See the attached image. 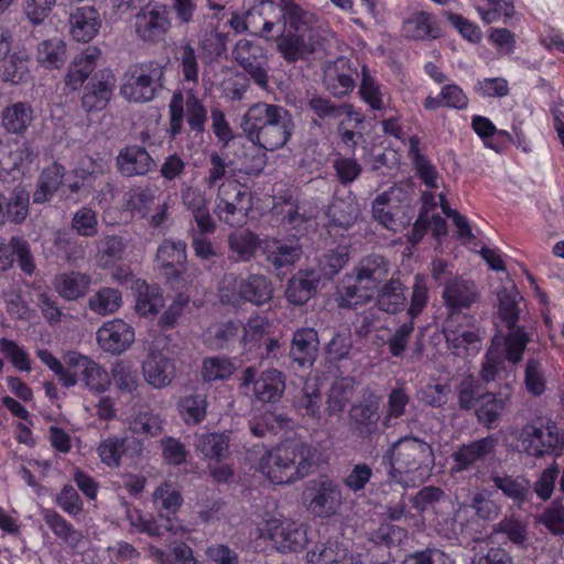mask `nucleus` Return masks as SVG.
I'll list each match as a JSON object with an SVG mask.
<instances>
[{
    "instance_id": "13d9d810",
    "label": "nucleus",
    "mask_w": 564,
    "mask_h": 564,
    "mask_svg": "<svg viewBox=\"0 0 564 564\" xmlns=\"http://www.w3.org/2000/svg\"><path fill=\"white\" fill-rule=\"evenodd\" d=\"M54 247L58 256L68 263H76L86 256V248L82 241L58 232L54 238Z\"/></svg>"
},
{
    "instance_id": "c03bdc74",
    "label": "nucleus",
    "mask_w": 564,
    "mask_h": 564,
    "mask_svg": "<svg viewBox=\"0 0 564 564\" xmlns=\"http://www.w3.org/2000/svg\"><path fill=\"white\" fill-rule=\"evenodd\" d=\"M420 141L416 137L410 139L409 155L414 164L416 174L429 188L438 187V172L436 167L419 150Z\"/></svg>"
},
{
    "instance_id": "1a4fd4ad",
    "label": "nucleus",
    "mask_w": 564,
    "mask_h": 564,
    "mask_svg": "<svg viewBox=\"0 0 564 564\" xmlns=\"http://www.w3.org/2000/svg\"><path fill=\"white\" fill-rule=\"evenodd\" d=\"M324 48L321 33L281 34L276 40V51L286 64L307 61Z\"/></svg>"
},
{
    "instance_id": "bb28decb",
    "label": "nucleus",
    "mask_w": 564,
    "mask_h": 564,
    "mask_svg": "<svg viewBox=\"0 0 564 564\" xmlns=\"http://www.w3.org/2000/svg\"><path fill=\"white\" fill-rule=\"evenodd\" d=\"M65 177V167L54 162L42 170L33 192V203L44 204L52 199L54 194L62 186Z\"/></svg>"
},
{
    "instance_id": "f704fd0d",
    "label": "nucleus",
    "mask_w": 564,
    "mask_h": 564,
    "mask_svg": "<svg viewBox=\"0 0 564 564\" xmlns=\"http://www.w3.org/2000/svg\"><path fill=\"white\" fill-rule=\"evenodd\" d=\"M113 77L102 75L101 79L91 83L83 96L82 105L87 111H99L106 108L112 95Z\"/></svg>"
},
{
    "instance_id": "c85d7f7f",
    "label": "nucleus",
    "mask_w": 564,
    "mask_h": 564,
    "mask_svg": "<svg viewBox=\"0 0 564 564\" xmlns=\"http://www.w3.org/2000/svg\"><path fill=\"white\" fill-rule=\"evenodd\" d=\"M285 23L283 34L321 33L315 26L314 14L303 10L294 2H286L282 9Z\"/></svg>"
},
{
    "instance_id": "b1692460",
    "label": "nucleus",
    "mask_w": 564,
    "mask_h": 564,
    "mask_svg": "<svg viewBox=\"0 0 564 564\" xmlns=\"http://www.w3.org/2000/svg\"><path fill=\"white\" fill-rule=\"evenodd\" d=\"M269 324L265 318L261 316L250 317L243 326V336L241 338L243 346L247 350L265 349L271 352L280 348L279 340L265 337Z\"/></svg>"
},
{
    "instance_id": "dca6fc26",
    "label": "nucleus",
    "mask_w": 564,
    "mask_h": 564,
    "mask_svg": "<svg viewBox=\"0 0 564 564\" xmlns=\"http://www.w3.org/2000/svg\"><path fill=\"white\" fill-rule=\"evenodd\" d=\"M442 297L451 315L469 308L479 299V290L471 280L454 278L446 282Z\"/></svg>"
},
{
    "instance_id": "7ed1b4c3",
    "label": "nucleus",
    "mask_w": 564,
    "mask_h": 564,
    "mask_svg": "<svg viewBox=\"0 0 564 564\" xmlns=\"http://www.w3.org/2000/svg\"><path fill=\"white\" fill-rule=\"evenodd\" d=\"M313 458L312 446L289 442L265 453L260 458L259 470L273 484H291L310 474Z\"/></svg>"
},
{
    "instance_id": "7c9ffc66",
    "label": "nucleus",
    "mask_w": 564,
    "mask_h": 564,
    "mask_svg": "<svg viewBox=\"0 0 564 564\" xmlns=\"http://www.w3.org/2000/svg\"><path fill=\"white\" fill-rule=\"evenodd\" d=\"M239 296L247 302L262 305L272 299L271 281L262 274H250L239 284Z\"/></svg>"
},
{
    "instance_id": "aec40b11",
    "label": "nucleus",
    "mask_w": 564,
    "mask_h": 564,
    "mask_svg": "<svg viewBox=\"0 0 564 564\" xmlns=\"http://www.w3.org/2000/svg\"><path fill=\"white\" fill-rule=\"evenodd\" d=\"M373 293L354 274L346 273L336 285L335 301L340 308H356L369 303Z\"/></svg>"
},
{
    "instance_id": "2f4dec72",
    "label": "nucleus",
    "mask_w": 564,
    "mask_h": 564,
    "mask_svg": "<svg viewBox=\"0 0 564 564\" xmlns=\"http://www.w3.org/2000/svg\"><path fill=\"white\" fill-rule=\"evenodd\" d=\"M259 237L249 230L235 231L228 237L229 258L235 262H249L256 257Z\"/></svg>"
},
{
    "instance_id": "f257e3e1",
    "label": "nucleus",
    "mask_w": 564,
    "mask_h": 564,
    "mask_svg": "<svg viewBox=\"0 0 564 564\" xmlns=\"http://www.w3.org/2000/svg\"><path fill=\"white\" fill-rule=\"evenodd\" d=\"M240 128L252 144L265 151H274L289 142L294 120L284 107L258 101L242 115Z\"/></svg>"
},
{
    "instance_id": "a18cd8bd",
    "label": "nucleus",
    "mask_w": 564,
    "mask_h": 564,
    "mask_svg": "<svg viewBox=\"0 0 564 564\" xmlns=\"http://www.w3.org/2000/svg\"><path fill=\"white\" fill-rule=\"evenodd\" d=\"M498 311L507 326L517 324L519 319V301L522 299L516 285L503 286L497 293Z\"/></svg>"
},
{
    "instance_id": "338daca9",
    "label": "nucleus",
    "mask_w": 564,
    "mask_h": 564,
    "mask_svg": "<svg viewBox=\"0 0 564 564\" xmlns=\"http://www.w3.org/2000/svg\"><path fill=\"white\" fill-rule=\"evenodd\" d=\"M154 199L155 193L151 187H133L128 193L127 208L131 213L144 217Z\"/></svg>"
},
{
    "instance_id": "412c9836",
    "label": "nucleus",
    "mask_w": 564,
    "mask_h": 564,
    "mask_svg": "<svg viewBox=\"0 0 564 564\" xmlns=\"http://www.w3.org/2000/svg\"><path fill=\"white\" fill-rule=\"evenodd\" d=\"M101 51L97 46H88L77 54L69 64L65 75V84L72 90L79 89L97 66Z\"/></svg>"
},
{
    "instance_id": "09e8293b",
    "label": "nucleus",
    "mask_w": 564,
    "mask_h": 564,
    "mask_svg": "<svg viewBox=\"0 0 564 564\" xmlns=\"http://www.w3.org/2000/svg\"><path fill=\"white\" fill-rule=\"evenodd\" d=\"M495 534H503L512 544L524 547L528 541V527L520 519L506 516L492 525L491 535Z\"/></svg>"
},
{
    "instance_id": "4c0bfd02",
    "label": "nucleus",
    "mask_w": 564,
    "mask_h": 564,
    "mask_svg": "<svg viewBox=\"0 0 564 564\" xmlns=\"http://www.w3.org/2000/svg\"><path fill=\"white\" fill-rule=\"evenodd\" d=\"M285 389L282 373L275 369L263 371L254 381L253 391L258 400L262 402H275Z\"/></svg>"
},
{
    "instance_id": "0eeeda50",
    "label": "nucleus",
    "mask_w": 564,
    "mask_h": 564,
    "mask_svg": "<svg viewBox=\"0 0 564 564\" xmlns=\"http://www.w3.org/2000/svg\"><path fill=\"white\" fill-rule=\"evenodd\" d=\"M231 58L261 89L269 88V62L264 47L258 42L241 39L237 41Z\"/></svg>"
},
{
    "instance_id": "4d7b16f0",
    "label": "nucleus",
    "mask_w": 564,
    "mask_h": 564,
    "mask_svg": "<svg viewBox=\"0 0 564 564\" xmlns=\"http://www.w3.org/2000/svg\"><path fill=\"white\" fill-rule=\"evenodd\" d=\"M358 206L350 202L338 199L328 209L329 221L333 227L349 229L357 220Z\"/></svg>"
},
{
    "instance_id": "680f3d73",
    "label": "nucleus",
    "mask_w": 564,
    "mask_h": 564,
    "mask_svg": "<svg viewBox=\"0 0 564 564\" xmlns=\"http://www.w3.org/2000/svg\"><path fill=\"white\" fill-rule=\"evenodd\" d=\"M181 414L189 424H198L206 416L207 400L205 394H192L184 397L180 402Z\"/></svg>"
},
{
    "instance_id": "052dcab7",
    "label": "nucleus",
    "mask_w": 564,
    "mask_h": 564,
    "mask_svg": "<svg viewBox=\"0 0 564 564\" xmlns=\"http://www.w3.org/2000/svg\"><path fill=\"white\" fill-rule=\"evenodd\" d=\"M70 228L80 237L93 238L98 234L97 213L89 207H82L73 214Z\"/></svg>"
},
{
    "instance_id": "a878e982",
    "label": "nucleus",
    "mask_w": 564,
    "mask_h": 564,
    "mask_svg": "<svg viewBox=\"0 0 564 564\" xmlns=\"http://www.w3.org/2000/svg\"><path fill=\"white\" fill-rule=\"evenodd\" d=\"M53 284L61 297L66 301H76L87 294L91 276L84 272L69 271L57 274Z\"/></svg>"
},
{
    "instance_id": "c9c22d12",
    "label": "nucleus",
    "mask_w": 564,
    "mask_h": 564,
    "mask_svg": "<svg viewBox=\"0 0 564 564\" xmlns=\"http://www.w3.org/2000/svg\"><path fill=\"white\" fill-rule=\"evenodd\" d=\"M406 304L405 288L398 279H390L378 292L377 305L380 311L395 314Z\"/></svg>"
},
{
    "instance_id": "2eb2a0df",
    "label": "nucleus",
    "mask_w": 564,
    "mask_h": 564,
    "mask_svg": "<svg viewBox=\"0 0 564 564\" xmlns=\"http://www.w3.org/2000/svg\"><path fill=\"white\" fill-rule=\"evenodd\" d=\"M116 165L124 177L145 176L156 169V162L147 149L137 144L122 148L116 158Z\"/></svg>"
},
{
    "instance_id": "0e129e2a",
    "label": "nucleus",
    "mask_w": 564,
    "mask_h": 564,
    "mask_svg": "<svg viewBox=\"0 0 564 564\" xmlns=\"http://www.w3.org/2000/svg\"><path fill=\"white\" fill-rule=\"evenodd\" d=\"M153 501L160 503V508L170 514H174L181 508L183 498L181 492L170 482H162L153 494Z\"/></svg>"
},
{
    "instance_id": "6e6552de",
    "label": "nucleus",
    "mask_w": 564,
    "mask_h": 564,
    "mask_svg": "<svg viewBox=\"0 0 564 564\" xmlns=\"http://www.w3.org/2000/svg\"><path fill=\"white\" fill-rule=\"evenodd\" d=\"M409 207V193L393 186L373 199L372 215L383 227L397 230L399 226L404 224Z\"/></svg>"
},
{
    "instance_id": "79ce46f5",
    "label": "nucleus",
    "mask_w": 564,
    "mask_h": 564,
    "mask_svg": "<svg viewBox=\"0 0 564 564\" xmlns=\"http://www.w3.org/2000/svg\"><path fill=\"white\" fill-rule=\"evenodd\" d=\"M126 250L124 239L117 235L105 236L97 243L96 260L99 267L109 268L120 261Z\"/></svg>"
},
{
    "instance_id": "e2e57ef3",
    "label": "nucleus",
    "mask_w": 564,
    "mask_h": 564,
    "mask_svg": "<svg viewBox=\"0 0 564 564\" xmlns=\"http://www.w3.org/2000/svg\"><path fill=\"white\" fill-rule=\"evenodd\" d=\"M505 409V402L501 399L495 398L491 393L481 395L480 405L476 410L478 421L491 429Z\"/></svg>"
},
{
    "instance_id": "69168bd1",
    "label": "nucleus",
    "mask_w": 564,
    "mask_h": 564,
    "mask_svg": "<svg viewBox=\"0 0 564 564\" xmlns=\"http://www.w3.org/2000/svg\"><path fill=\"white\" fill-rule=\"evenodd\" d=\"M235 366L224 356L209 357L204 360L202 376L205 381L226 379L232 375Z\"/></svg>"
},
{
    "instance_id": "37998d69",
    "label": "nucleus",
    "mask_w": 564,
    "mask_h": 564,
    "mask_svg": "<svg viewBox=\"0 0 564 564\" xmlns=\"http://www.w3.org/2000/svg\"><path fill=\"white\" fill-rule=\"evenodd\" d=\"M267 261L275 269L293 265L301 257L296 246L282 243L278 240L267 241L264 245Z\"/></svg>"
},
{
    "instance_id": "58836bf2",
    "label": "nucleus",
    "mask_w": 564,
    "mask_h": 564,
    "mask_svg": "<svg viewBox=\"0 0 564 564\" xmlns=\"http://www.w3.org/2000/svg\"><path fill=\"white\" fill-rule=\"evenodd\" d=\"M507 334H497L492 338L491 347L487 352H523L530 338L522 327L513 324L507 326Z\"/></svg>"
},
{
    "instance_id": "6ab92c4d",
    "label": "nucleus",
    "mask_w": 564,
    "mask_h": 564,
    "mask_svg": "<svg viewBox=\"0 0 564 564\" xmlns=\"http://www.w3.org/2000/svg\"><path fill=\"white\" fill-rule=\"evenodd\" d=\"M354 69L345 57L337 58L324 69L325 88L335 97H344L355 87Z\"/></svg>"
},
{
    "instance_id": "49530a36",
    "label": "nucleus",
    "mask_w": 564,
    "mask_h": 564,
    "mask_svg": "<svg viewBox=\"0 0 564 564\" xmlns=\"http://www.w3.org/2000/svg\"><path fill=\"white\" fill-rule=\"evenodd\" d=\"M43 518L48 528L56 536L62 539L67 545L76 547L82 541L83 535L69 522L54 510H45Z\"/></svg>"
},
{
    "instance_id": "6e6d98bb",
    "label": "nucleus",
    "mask_w": 564,
    "mask_h": 564,
    "mask_svg": "<svg viewBox=\"0 0 564 564\" xmlns=\"http://www.w3.org/2000/svg\"><path fill=\"white\" fill-rule=\"evenodd\" d=\"M239 328L238 323L229 321L209 329L205 335L208 348L213 350L229 348V343L237 338Z\"/></svg>"
},
{
    "instance_id": "9b49d317",
    "label": "nucleus",
    "mask_w": 564,
    "mask_h": 564,
    "mask_svg": "<svg viewBox=\"0 0 564 564\" xmlns=\"http://www.w3.org/2000/svg\"><path fill=\"white\" fill-rule=\"evenodd\" d=\"M267 532L273 546L282 553L297 552L307 543L306 529L289 519H271L267 522Z\"/></svg>"
},
{
    "instance_id": "3c124183",
    "label": "nucleus",
    "mask_w": 564,
    "mask_h": 564,
    "mask_svg": "<svg viewBox=\"0 0 564 564\" xmlns=\"http://www.w3.org/2000/svg\"><path fill=\"white\" fill-rule=\"evenodd\" d=\"M227 40L228 35L217 28L206 29L199 35L198 47L206 57L216 61L226 53Z\"/></svg>"
},
{
    "instance_id": "c756f323",
    "label": "nucleus",
    "mask_w": 564,
    "mask_h": 564,
    "mask_svg": "<svg viewBox=\"0 0 564 564\" xmlns=\"http://www.w3.org/2000/svg\"><path fill=\"white\" fill-rule=\"evenodd\" d=\"M32 121L33 108L28 102H13L2 111V126L10 133L24 134Z\"/></svg>"
},
{
    "instance_id": "4be33fe9",
    "label": "nucleus",
    "mask_w": 564,
    "mask_h": 564,
    "mask_svg": "<svg viewBox=\"0 0 564 564\" xmlns=\"http://www.w3.org/2000/svg\"><path fill=\"white\" fill-rule=\"evenodd\" d=\"M350 274H354L360 283L369 288V291L373 293L379 284L387 279L389 263L381 256L370 254L362 258Z\"/></svg>"
},
{
    "instance_id": "603ef678",
    "label": "nucleus",
    "mask_w": 564,
    "mask_h": 564,
    "mask_svg": "<svg viewBox=\"0 0 564 564\" xmlns=\"http://www.w3.org/2000/svg\"><path fill=\"white\" fill-rule=\"evenodd\" d=\"M164 306V299L158 285L143 284L139 288L135 310L141 316L158 314Z\"/></svg>"
},
{
    "instance_id": "864d4df0",
    "label": "nucleus",
    "mask_w": 564,
    "mask_h": 564,
    "mask_svg": "<svg viewBox=\"0 0 564 564\" xmlns=\"http://www.w3.org/2000/svg\"><path fill=\"white\" fill-rule=\"evenodd\" d=\"M276 10L278 7L272 1H262L248 10L245 17L234 13L229 20V25L236 33H243L250 28H257L256 18L273 13Z\"/></svg>"
},
{
    "instance_id": "f8f14e48",
    "label": "nucleus",
    "mask_w": 564,
    "mask_h": 564,
    "mask_svg": "<svg viewBox=\"0 0 564 564\" xmlns=\"http://www.w3.org/2000/svg\"><path fill=\"white\" fill-rule=\"evenodd\" d=\"M380 399L367 391L361 401L351 405L348 412L350 429L360 437H369L379 430Z\"/></svg>"
},
{
    "instance_id": "774afa93",
    "label": "nucleus",
    "mask_w": 564,
    "mask_h": 564,
    "mask_svg": "<svg viewBox=\"0 0 564 564\" xmlns=\"http://www.w3.org/2000/svg\"><path fill=\"white\" fill-rule=\"evenodd\" d=\"M344 556L345 552L339 549L337 542H327L316 545L307 553V558L311 564H339V561Z\"/></svg>"
},
{
    "instance_id": "473e14b6",
    "label": "nucleus",
    "mask_w": 564,
    "mask_h": 564,
    "mask_svg": "<svg viewBox=\"0 0 564 564\" xmlns=\"http://www.w3.org/2000/svg\"><path fill=\"white\" fill-rule=\"evenodd\" d=\"M318 279L312 272L300 271L288 281L285 296L294 305L305 304L316 292Z\"/></svg>"
},
{
    "instance_id": "a211bd4d",
    "label": "nucleus",
    "mask_w": 564,
    "mask_h": 564,
    "mask_svg": "<svg viewBox=\"0 0 564 564\" xmlns=\"http://www.w3.org/2000/svg\"><path fill=\"white\" fill-rule=\"evenodd\" d=\"M68 23L72 37L83 43L91 41L101 28L99 13L91 6L77 7L72 10Z\"/></svg>"
},
{
    "instance_id": "393cba45",
    "label": "nucleus",
    "mask_w": 564,
    "mask_h": 564,
    "mask_svg": "<svg viewBox=\"0 0 564 564\" xmlns=\"http://www.w3.org/2000/svg\"><path fill=\"white\" fill-rule=\"evenodd\" d=\"M145 381L154 388H163L171 383L175 375L174 361L165 355H148L142 362Z\"/></svg>"
},
{
    "instance_id": "e433bc0d",
    "label": "nucleus",
    "mask_w": 564,
    "mask_h": 564,
    "mask_svg": "<svg viewBox=\"0 0 564 564\" xmlns=\"http://www.w3.org/2000/svg\"><path fill=\"white\" fill-rule=\"evenodd\" d=\"M66 43L59 37L44 40L36 48V61L46 69H58L66 62Z\"/></svg>"
},
{
    "instance_id": "72a5a7b5",
    "label": "nucleus",
    "mask_w": 564,
    "mask_h": 564,
    "mask_svg": "<svg viewBox=\"0 0 564 564\" xmlns=\"http://www.w3.org/2000/svg\"><path fill=\"white\" fill-rule=\"evenodd\" d=\"M405 36L414 40L437 39L441 29L434 17L427 12H415L403 23Z\"/></svg>"
},
{
    "instance_id": "f03ea898",
    "label": "nucleus",
    "mask_w": 564,
    "mask_h": 564,
    "mask_svg": "<svg viewBox=\"0 0 564 564\" xmlns=\"http://www.w3.org/2000/svg\"><path fill=\"white\" fill-rule=\"evenodd\" d=\"M390 465L391 481L402 487L423 482L434 466V454L429 443L413 436L398 440L383 456Z\"/></svg>"
},
{
    "instance_id": "a19ab883",
    "label": "nucleus",
    "mask_w": 564,
    "mask_h": 564,
    "mask_svg": "<svg viewBox=\"0 0 564 564\" xmlns=\"http://www.w3.org/2000/svg\"><path fill=\"white\" fill-rule=\"evenodd\" d=\"M229 435L226 433H206L196 440V449L205 457L220 462L229 455Z\"/></svg>"
},
{
    "instance_id": "5701e85b",
    "label": "nucleus",
    "mask_w": 564,
    "mask_h": 564,
    "mask_svg": "<svg viewBox=\"0 0 564 564\" xmlns=\"http://www.w3.org/2000/svg\"><path fill=\"white\" fill-rule=\"evenodd\" d=\"M489 480L494 487L502 492V495L512 500L518 507H521L530 495L529 480L523 476L508 475L502 470H491Z\"/></svg>"
},
{
    "instance_id": "f3484780",
    "label": "nucleus",
    "mask_w": 564,
    "mask_h": 564,
    "mask_svg": "<svg viewBox=\"0 0 564 564\" xmlns=\"http://www.w3.org/2000/svg\"><path fill=\"white\" fill-rule=\"evenodd\" d=\"M133 340L132 327L121 319L107 322L97 332V341L105 352H124Z\"/></svg>"
},
{
    "instance_id": "423d86ee",
    "label": "nucleus",
    "mask_w": 564,
    "mask_h": 564,
    "mask_svg": "<svg viewBox=\"0 0 564 564\" xmlns=\"http://www.w3.org/2000/svg\"><path fill=\"white\" fill-rule=\"evenodd\" d=\"M303 500L311 514L327 519L339 512L343 505L340 486L327 477L310 480Z\"/></svg>"
},
{
    "instance_id": "4468645a",
    "label": "nucleus",
    "mask_w": 564,
    "mask_h": 564,
    "mask_svg": "<svg viewBox=\"0 0 564 564\" xmlns=\"http://www.w3.org/2000/svg\"><path fill=\"white\" fill-rule=\"evenodd\" d=\"M497 446L498 438L494 435L460 445L452 455L454 460L452 469L456 473L470 469L477 463L495 456Z\"/></svg>"
},
{
    "instance_id": "20e7f679",
    "label": "nucleus",
    "mask_w": 564,
    "mask_h": 564,
    "mask_svg": "<svg viewBox=\"0 0 564 564\" xmlns=\"http://www.w3.org/2000/svg\"><path fill=\"white\" fill-rule=\"evenodd\" d=\"M165 70L166 66L158 61L129 66L121 79V96L135 104L152 101L164 87Z\"/></svg>"
},
{
    "instance_id": "ddd939ff",
    "label": "nucleus",
    "mask_w": 564,
    "mask_h": 564,
    "mask_svg": "<svg viewBox=\"0 0 564 564\" xmlns=\"http://www.w3.org/2000/svg\"><path fill=\"white\" fill-rule=\"evenodd\" d=\"M554 429V426L536 427L527 424L517 435L520 451L534 457L552 453L558 444V435Z\"/></svg>"
},
{
    "instance_id": "ea45409f",
    "label": "nucleus",
    "mask_w": 564,
    "mask_h": 564,
    "mask_svg": "<svg viewBox=\"0 0 564 564\" xmlns=\"http://www.w3.org/2000/svg\"><path fill=\"white\" fill-rule=\"evenodd\" d=\"M355 393V381L351 378L336 379L327 394L326 412L328 415L341 413Z\"/></svg>"
},
{
    "instance_id": "bf43d9fd",
    "label": "nucleus",
    "mask_w": 564,
    "mask_h": 564,
    "mask_svg": "<svg viewBox=\"0 0 564 564\" xmlns=\"http://www.w3.org/2000/svg\"><path fill=\"white\" fill-rule=\"evenodd\" d=\"M176 59L180 63L183 79L194 85L198 84L199 64L198 55L194 46L189 43L183 44L178 48Z\"/></svg>"
},
{
    "instance_id": "9d476101",
    "label": "nucleus",
    "mask_w": 564,
    "mask_h": 564,
    "mask_svg": "<svg viewBox=\"0 0 564 564\" xmlns=\"http://www.w3.org/2000/svg\"><path fill=\"white\" fill-rule=\"evenodd\" d=\"M171 28L169 10L162 3H149L135 15V31L145 42H159Z\"/></svg>"
},
{
    "instance_id": "5fc2aeb1",
    "label": "nucleus",
    "mask_w": 564,
    "mask_h": 564,
    "mask_svg": "<svg viewBox=\"0 0 564 564\" xmlns=\"http://www.w3.org/2000/svg\"><path fill=\"white\" fill-rule=\"evenodd\" d=\"M122 304L121 293L117 289L104 288L94 294L88 306L99 315H108L117 312Z\"/></svg>"
},
{
    "instance_id": "8fccbe9b",
    "label": "nucleus",
    "mask_w": 564,
    "mask_h": 564,
    "mask_svg": "<svg viewBox=\"0 0 564 564\" xmlns=\"http://www.w3.org/2000/svg\"><path fill=\"white\" fill-rule=\"evenodd\" d=\"M30 193L23 186H15L8 199L4 198L6 218L21 224L29 215Z\"/></svg>"
},
{
    "instance_id": "cd10ccee",
    "label": "nucleus",
    "mask_w": 564,
    "mask_h": 564,
    "mask_svg": "<svg viewBox=\"0 0 564 564\" xmlns=\"http://www.w3.org/2000/svg\"><path fill=\"white\" fill-rule=\"evenodd\" d=\"M322 393L317 379H307L293 397L294 408L313 420L321 417Z\"/></svg>"
},
{
    "instance_id": "de8ad7c7",
    "label": "nucleus",
    "mask_w": 564,
    "mask_h": 564,
    "mask_svg": "<svg viewBox=\"0 0 564 564\" xmlns=\"http://www.w3.org/2000/svg\"><path fill=\"white\" fill-rule=\"evenodd\" d=\"M40 356L43 362L58 376L65 387L74 386L77 382V377L82 376V366L78 365L82 355L69 357L65 365L57 360L54 355Z\"/></svg>"
},
{
    "instance_id": "39448f33",
    "label": "nucleus",
    "mask_w": 564,
    "mask_h": 564,
    "mask_svg": "<svg viewBox=\"0 0 564 564\" xmlns=\"http://www.w3.org/2000/svg\"><path fill=\"white\" fill-rule=\"evenodd\" d=\"M186 243L183 240H164L158 248L155 261L160 273L172 284H192L200 271L187 263Z\"/></svg>"
}]
</instances>
